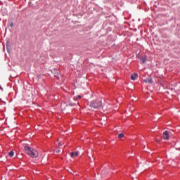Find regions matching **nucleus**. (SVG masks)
<instances>
[{
    "mask_svg": "<svg viewBox=\"0 0 180 180\" xmlns=\"http://www.w3.org/2000/svg\"><path fill=\"white\" fill-rule=\"evenodd\" d=\"M25 153L30 155L31 158H37L39 157V153L37 151L32 149V148L29 146H25Z\"/></svg>",
    "mask_w": 180,
    "mask_h": 180,
    "instance_id": "1",
    "label": "nucleus"
},
{
    "mask_svg": "<svg viewBox=\"0 0 180 180\" xmlns=\"http://www.w3.org/2000/svg\"><path fill=\"white\" fill-rule=\"evenodd\" d=\"M89 106L93 108V109H102V108H103V105L102 104V100H93L90 103Z\"/></svg>",
    "mask_w": 180,
    "mask_h": 180,
    "instance_id": "2",
    "label": "nucleus"
},
{
    "mask_svg": "<svg viewBox=\"0 0 180 180\" xmlns=\"http://www.w3.org/2000/svg\"><path fill=\"white\" fill-rule=\"evenodd\" d=\"M163 139L164 140H169V131H163Z\"/></svg>",
    "mask_w": 180,
    "mask_h": 180,
    "instance_id": "3",
    "label": "nucleus"
},
{
    "mask_svg": "<svg viewBox=\"0 0 180 180\" xmlns=\"http://www.w3.org/2000/svg\"><path fill=\"white\" fill-rule=\"evenodd\" d=\"M139 77V74L137 72H135L131 75V81H136L137 79V77Z\"/></svg>",
    "mask_w": 180,
    "mask_h": 180,
    "instance_id": "4",
    "label": "nucleus"
},
{
    "mask_svg": "<svg viewBox=\"0 0 180 180\" xmlns=\"http://www.w3.org/2000/svg\"><path fill=\"white\" fill-rule=\"evenodd\" d=\"M78 155H79V151L71 152L70 153L71 158H74V157H78Z\"/></svg>",
    "mask_w": 180,
    "mask_h": 180,
    "instance_id": "5",
    "label": "nucleus"
},
{
    "mask_svg": "<svg viewBox=\"0 0 180 180\" xmlns=\"http://www.w3.org/2000/svg\"><path fill=\"white\" fill-rule=\"evenodd\" d=\"M13 21H12L11 20H8V27H13Z\"/></svg>",
    "mask_w": 180,
    "mask_h": 180,
    "instance_id": "6",
    "label": "nucleus"
},
{
    "mask_svg": "<svg viewBox=\"0 0 180 180\" xmlns=\"http://www.w3.org/2000/svg\"><path fill=\"white\" fill-rule=\"evenodd\" d=\"M8 155H9V157H13L15 155V152L13 150H11L8 153Z\"/></svg>",
    "mask_w": 180,
    "mask_h": 180,
    "instance_id": "7",
    "label": "nucleus"
},
{
    "mask_svg": "<svg viewBox=\"0 0 180 180\" xmlns=\"http://www.w3.org/2000/svg\"><path fill=\"white\" fill-rule=\"evenodd\" d=\"M124 137V134L120 133L118 134V139H123Z\"/></svg>",
    "mask_w": 180,
    "mask_h": 180,
    "instance_id": "8",
    "label": "nucleus"
},
{
    "mask_svg": "<svg viewBox=\"0 0 180 180\" xmlns=\"http://www.w3.org/2000/svg\"><path fill=\"white\" fill-rule=\"evenodd\" d=\"M141 61H142V64H144L147 61V58H141Z\"/></svg>",
    "mask_w": 180,
    "mask_h": 180,
    "instance_id": "9",
    "label": "nucleus"
},
{
    "mask_svg": "<svg viewBox=\"0 0 180 180\" xmlns=\"http://www.w3.org/2000/svg\"><path fill=\"white\" fill-rule=\"evenodd\" d=\"M147 81H148V84H153V78H148Z\"/></svg>",
    "mask_w": 180,
    "mask_h": 180,
    "instance_id": "10",
    "label": "nucleus"
},
{
    "mask_svg": "<svg viewBox=\"0 0 180 180\" xmlns=\"http://www.w3.org/2000/svg\"><path fill=\"white\" fill-rule=\"evenodd\" d=\"M81 95H77L76 97H75V101H78V99H81Z\"/></svg>",
    "mask_w": 180,
    "mask_h": 180,
    "instance_id": "11",
    "label": "nucleus"
},
{
    "mask_svg": "<svg viewBox=\"0 0 180 180\" xmlns=\"http://www.w3.org/2000/svg\"><path fill=\"white\" fill-rule=\"evenodd\" d=\"M66 106H70V107H72L74 106V103L70 102L68 105H66Z\"/></svg>",
    "mask_w": 180,
    "mask_h": 180,
    "instance_id": "12",
    "label": "nucleus"
},
{
    "mask_svg": "<svg viewBox=\"0 0 180 180\" xmlns=\"http://www.w3.org/2000/svg\"><path fill=\"white\" fill-rule=\"evenodd\" d=\"M7 51H9V42L6 43Z\"/></svg>",
    "mask_w": 180,
    "mask_h": 180,
    "instance_id": "13",
    "label": "nucleus"
},
{
    "mask_svg": "<svg viewBox=\"0 0 180 180\" xmlns=\"http://www.w3.org/2000/svg\"><path fill=\"white\" fill-rule=\"evenodd\" d=\"M136 58H139V60H141V56H140V54H136Z\"/></svg>",
    "mask_w": 180,
    "mask_h": 180,
    "instance_id": "14",
    "label": "nucleus"
},
{
    "mask_svg": "<svg viewBox=\"0 0 180 180\" xmlns=\"http://www.w3.org/2000/svg\"><path fill=\"white\" fill-rule=\"evenodd\" d=\"M37 78H38V79H40V78H41V75H39L37 76Z\"/></svg>",
    "mask_w": 180,
    "mask_h": 180,
    "instance_id": "15",
    "label": "nucleus"
},
{
    "mask_svg": "<svg viewBox=\"0 0 180 180\" xmlns=\"http://www.w3.org/2000/svg\"><path fill=\"white\" fill-rule=\"evenodd\" d=\"M61 150L58 149L56 150V153H60Z\"/></svg>",
    "mask_w": 180,
    "mask_h": 180,
    "instance_id": "16",
    "label": "nucleus"
},
{
    "mask_svg": "<svg viewBox=\"0 0 180 180\" xmlns=\"http://www.w3.org/2000/svg\"><path fill=\"white\" fill-rule=\"evenodd\" d=\"M58 144H59V146H61V143H59Z\"/></svg>",
    "mask_w": 180,
    "mask_h": 180,
    "instance_id": "17",
    "label": "nucleus"
}]
</instances>
